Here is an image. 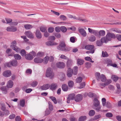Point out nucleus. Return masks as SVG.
Listing matches in <instances>:
<instances>
[{
  "instance_id": "obj_56",
  "label": "nucleus",
  "mask_w": 121,
  "mask_h": 121,
  "mask_svg": "<svg viewBox=\"0 0 121 121\" xmlns=\"http://www.w3.org/2000/svg\"><path fill=\"white\" fill-rule=\"evenodd\" d=\"M76 40V38H75L72 37H71L70 39V41L72 43H74L75 42Z\"/></svg>"
},
{
  "instance_id": "obj_57",
  "label": "nucleus",
  "mask_w": 121,
  "mask_h": 121,
  "mask_svg": "<svg viewBox=\"0 0 121 121\" xmlns=\"http://www.w3.org/2000/svg\"><path fill=\"white\" fill-rule=\"evenodd\" d=\"M106 116L107 117H111L112 116V114L111 113L108 112L106 114Z\"/></svg>"
},
{
  "instance_id": "obj_8",
  "label": "nucleus",
  "mask_w": 121,
  "mask_h": 121,
  "mask_svg": "<svg viewBox=\"0 0 121 121\" xmlns=\"http://www.w3.org/2000/svg\"><path fill=\"white\" fill-rule=\"evenodd\" d=\"M78 31L80 33L83 37H86L87 34L85 30L83 29L79 28Z\"/></svg>"
},
{
  "instance_id": "obj_3",
  "label": "nucleus",
  "mask_w": 121,
  "mask_h": 121,
  "mask_svg": "<svg viewBox=\"0 0 121 121\" xmlns=\"http://www.w3.org/2000/svg\"><path fill=\"white\" fill-rule=\"evenodd\" d=\"M16 42L14 41L11 43V45L10 46L11 48L16 52H19L21 49L20 48H18L16 46Z\"/></svg>"
},
{
  "instance_id": "obj_4",
  "label": "nucleus",
  "mask_w": 121,
  "mask_h": 121,
  "mask_svg": "<svg viewBox=\"0 0 121 121\" xmlns=\"http://www.w3.org/2000/svg\"><path fill=\"white\" fill-rule=\"evenodd\" d=\"M50 89L52 91L55 90L58 87V85L57 83H53L50 84Z\"/></svg>"
},
{
  "instance_id": "obj_19",
  "label": "nucleus",
  "mask_w": 121,
  "mask_h": 121,
  "mask_svg": "<svg viewBox=\"0 0 121 121\" xmlns=\"http://www.w3.org/2000/svg\"><path fill=\"white\" fill-rule=\"evenodd\" d=\"M73 18L74 19L79 20V21H83L84 22H86L87 21V20L85 19H81L80 17H77L75 16H73Z\"/></svg>"
},
{
  "instance_id": "obj_47",
  "label": "nucleus",
  "mask_w": 121,
  "mask_h": 121,
  "mask_svg": "<svg viewBox=\"0 0 121 121\" xmlns=\"http://www.w3.org/2000/svg\"><path fill=\"white\" fill-rule=\"evenodd\" d=\"M102 56L103 57H107L108 56V55L106 52L103 51L102 52Z\"/></svg>"
},
{
  "instance_id": "obj_6",
  "label": "nucleus",
  "mask_w": 121,
  "mask_h": 121,
  "mask_svg": "<svg viewBox=\"0 0 121 121\" xmlns=\"http://www.w3.org/2000/svg\"><path fill=\"white\" fill-rule=\"evenodd\" d=\"M56 65L57 67L60 69L64 68L65 66V64L62 62H58L56 63Z\"/></svg>"
},
{
  "instance_id": "obj_12",
  "label": "nucleus",
  "mask_w": 121,
  "mask_h": 121,
  "mask_svg": "<svg viewBox=\"0 0 121 121\" xmlns=\"http://www.w3.org/2000/svg\"><path fill=\"white\" fill-rule=\"evenodd\" d=\"M58 77L60 80L61 81H63L65 79V74L63 73H60L59 74Z\"/></svg>"
},
{
  "instance_id": "obj_16",
  "label": "nucleus",
  "mask_w": 121,
  "mask_h": 121,
  "mask_svg": "<svg viewBox=\"0 0 121 121\" xmlns=\"http://www.w3.org/2000/svg\"><path fill=\"white\" fill-rule=\"evenodd\" d=\"M35 35L37 38L40 39L42 37L40 31L39 30H37L35 33Z\"/></svg>"
},
{
  "instance_id": "obj_61",
  "label": "nucleus",
  "mask_w": 121,
  "mask_h": 121,
  "mask_svg": "<svg viewBox=\"0 0 121 121\" xmlns=\"http://www.w3.org/2000/svg\"><path fill=\"white\" fill-rule=\"evenodd\" d=\"M102 43H103L101 42V41L100 42L99 40L97 41L96 42V44L98 46H100L102 45Z\"/></svg>"
},
{
  "instance_id": "obj_46",
  "label": "nucleus",
  "mask_w": 121,
  "mask_h": 121,
  "mask_svg": "<svg viewBox=\"0 0 121 121\" xmlns=\"http://www.w3.org/2000/svg\"><path fill=\"white\" fill-rule=\"evenodd\" d=\"M85 86V82H82L80 84V86L78 88L79 89H82L84 88Z\"/></svg>"
},
{
  "instance_id": "obj_43",
  "label": "nucleus",
  "mask_w": 121,
  "mask_h": 121,
  "mask_svg": "<svg viewBox=\"0 0 121 121\" xmlns=\"http://www.w3.org/2000/svg\"><path fill=\"white\" fill-rule=\"evenodd\" d=\"M86 118V117L85 116H81L79 118V121H84Z\"/></svg>"
},
{
  "instance_id": "obj_21",
  "label": "nucleus",
  "mask_w": 121,
  "mask_h": 121,
  "mask_svg": "<svg viewBox=\"0 0 121 121\" xmlns=\"http://www.w3.org/2000/svg\"><path fill=\"white\" fill-rule=\"evenodd\" d=\"M94 48V46L93 45H87L85 47V48L88 50H92Z\"/></svg>"
},
{
  "instance_id": "obj_60",
  "label": "nucleus",
  "mask_w": 121,
  "mask_h": 121,
  "mask_svg": "<svg viewBox=\"0 0 121 121\" xmlns=\"http://www.w3.org/2000/svg\"><path fill=\"white\" fill-rule=\"evenodd\" d=\"M15 116V114H12L9 116V118L10 119H13L14 118Z\"/></svg>"
},
{
  "instance_id": "obj_1",
  "label": "nucleus",
  "mask_w": 121,
  "mask_h": 121,
  "mask_svg": "<svg viewBox=\"0 0 121 121\" xmlns=\"http://www.w3.org/2000/svg\"><path fill=\"white\" fill-rule=\"evenodd\" d=\"M46 75V77H49L50 79H52L54 77V74L52 68L49 67L47 69Z\"/></svg>"
},
{
  "instance_id": "obj_49",
  "label": "nucleus",
  "mask_w": 121,
  "mask_h": 121,
  "mask_svg": "<svg viewBox=\"0 0 121 121\" xmlns=\"http://www.w3.org/2000/svg\"><path fill=\"white\" fill-rule=\"evenodd\" d=\"M60 19L63 21H65L67 20V17L64 15H60Z\"/></svg>"
},
{
  "instance_id": "obj_48",
  "label": "nucleus",
  "mask_w": 121,
  "mask_h": 121,
  "mask_svg": "<svg viewBox=\"0 0 121 121\" xmlns=\"http://www.w3.org/2000/svg\"><path fill=\"white\" fill-rule=\"evenodd\" d=\"M95 113V112L93 110H91L89 113V115L90 116H92L94 115Z\"/></svg>"
},
{
  "instance_id": "obj_29",
  "label": "nucleus",
  "mask_w": 121,
  "mask_h": 121,
  "mask_svg": "<svg viewBox=\"0 0 121 121\" xmlns=\"http://www.w3.org/2000/svg\"><path fill=\"white\" fill-rule=\"evenodd\" d=\"M78 67L77 66H75L74 67L73 70V73L74 75H76L77 73Z\"/></svg>"
},
{
  "instance_id": "obj_42",
  "label": "nucleus",
  "mask_w": 121,
  "mask_h": 121,
  "mask_svg": "<svg viewBox=\"0 0 121 121\" xmlns=\"http://www.w3.org/2000/svg\"><path fill=\"white\" fill-rule=\"evenodd\" d=\"M82 78L81 77H79L76 79V81L77 83H80L82 82Z\"/></svg>"
},
{
  "instance_id": "obj_55",
  "label": "nucleus",
  "mask_w": 121,
  "mask_h": 121,
  "mask_svg": "<svg viewBox=\"0 0 121 121\" xmlns=\"http://www.w3.org/2000/svg\"><path fill=\"white\" fill-rule=\"evenodd\" d=\"M32 70L30 69H27L26 71V73L27 74H30L32 72Z\"/></svg>"
},
{
  "instance_id": "obj_35",
  "label": "nucleus",
  "mask_w": 121,
  "mask_h": 121,
  "mask_svg": "<svg viewBox=\"0 0 121 121\" xmlns=\"http://www.w3.org/2000/svg\"><path fill=\"white\" fill-rule=\"evenodd\" d=\"M14 57L17 60H19L21 59V56L18 54H15L14 55Z\"/></svg>"
},
{
  "instance_id": "obj_50",
  "label": "nucleus",
  "mask_w": 121,
  "mask_h": 121,
  "mask_svg": "<svg viewBox=\"0 0 121 121\" xmlns=\"http://www.w3.org/2000/svg\"><path fill=\"white\" fill-rule=\"evenodd\" d=\"M101 42L102 43H107L108 42L105 37L102 38L101 39Z\"/></svg>"
},
{
  "instance_id": "obj_11",
  "label": "nucleus",
  "mask_w": 121,
  "mask_h": 121,
  "mask_svg": "<svg viewBox=\"0 0 121 121\" xmlns=\"http://www.w3.org/2000/svg\"><path fill=\"white\" fill-rule=\"evenodd\" d=\"M3 75L5 77H9L11 75V72L10 70H6L3 72Z\"/></svg>"
},
{
  "instance_id": "obj_41",
  "label": "nucleus",
  "mask_w": 121,
  "mask_h": 121,
  "mask_svg": "<svg viewBox=\"0 0 121 121\" xmlns=\"http://www.w3.org/2000/svg\"><path fill=\"white\" fill-rule=\"evenodd\" d=\"M108 35L110 36L111 38L115 39L116 38L115 35L113 33H108Z\"/></svg>"
},
{
  "instance_id": "obj_31",
  "label": "nucleus",
  "mask_w": 121,
  "mask_h": 121,
  "mask_svg": "<svg viewBox=\"0 0 121 121\" xmlns=\"http://www.w3.org/2000/svg\"><path fill=\"white\" fill-rule=\"evenodd\" d=\"M112 31L115 32L117 33H121V30L117 28H115L111 29Z\"/></svg>"
},
{
  "instance_id": "obj_38",
  "label": "nucleus",
  "mask_w": 121,
  "mask_h": 121,
  "mask_svg": "<svg viewBox=\"0 0 121 121\" xmlns=\"http://www.w3.org/2000/svg\"><path fill=\"white\" fill-rule=\"evenodd\" d=\"M68 84L69 87H72L73 85L74 82L73 81H69L68 82Z\"/></svg>"
},
{
  "instance_id": "obj_13",
  "label": "nucleus",
  "mask_w": 121,
  "mask_h": 121,
  "mask_svg": "<svg viewBox=\"0 0 121 121\" xmlns=\"http://www.w3.org/2000/svg\"><path fill=\"white\" fill-rule=\"evenodd\" d=\"M73 73V70L70 68H69L68 69L67 72V75L69 77H71Z\"/></svg>"
},
{
  "instance_id": "obj_32",
  "label": "nucleus",
  "mask_w": 121,
  "mask_h": 121,
  "mask_svg": "<svg viewBox=\"0 0 121 121\" xmlns=\"http://www.w3.org/2000/svg\"><path fill=\"white\" fill-rule=\"evenodd\" d=\"M96 107L95 108V109L97 111L99 112L101 111L102 112H104L107 111L106 110H101V107L99 105L97 107Z\"/></svg>"
},
{
  "instance_id": "obj_40",
  "label": "nucleus",
  "mask_w": 121,
  "mask_h": 121,
  "mask_svg": "<svg viewBox=\"0 0 121 121\" xmlns=\"http://www.w3.org/2000/svg\"><path fill=\"white\" fill-rule=\"evenodd\" d=\"M111 78L115 82H116L118 79V77L116 76L113 75L111 77Z\"/></svg>"
},
{
  "instance_id": "obj_14",
  "label": "nucleus",
  "mask_w": 121,
  "mask_h": 121,
  "mask_svg": "<svg viewBox=\"0 0 121 121\" xmlns=\"http://www.w3.org/2000/svg\"><path fill=\"white\" fill-rule=\"evenodd\" d=\"M43 60L39 57H36L34 59V61L37 63H41L43 62Z\"/></svg>"
},
{
  "instance_id": "obj_64",
  "label": "nucleus",
  "mask_w": 121,
  "mask_h": 121,
  "mask_svg": "<svg viewBox=\"0 0 121 121\" xmlns=\"http://www.w3.org/2000/svg\"><path fill=\"white\" fill-rule=\"evenodd\" d=\"M16 121H22L21 118L19 116H17L15 118Z\"/></svg>"
},
{
  "instance_id": "obj_15",
  "label": "nucleus",
  "mask_w": 121,
  "mask_h": 121,
  "mask_svg": "<svg viewBox=\"0 0 121 121\" xmlns=\"http://www.w3.org/2000/svg\"><path fill=\"white\" fill-rule=\"evenodd\" d=\"M13 81L11 80H9L7 83V86L8 88H10L13 87Z\"/></svg>"
},
{
  "instance_id": "obj_59",
  "label": "nucleus",
  "mask_w": 121,
  "mask_h": 121,
  "mask_svg": "<svg viewBox=\"0 0 121 121\" xmlns=\"http://www.w3.org/2000/svg\"><path fill=\"white\" fill-rule=\"evenodd\" d=\"M55 30L56 32H60V30H61L60 27L59 26L56 27L55 28Z\"/></svg>"
},
{
  "instance_id": "obj_36",
  "label": "nucleus",
  "mask_w": 121,
  "mask_h": 121,
  "mask_svg": "<svg viewBox=\"0 0 121 121\" xmlns=\"http://www.w3.org/2000/svg\"><path fill=\"white\" fill-rule=\"evenodd\" d=\"M85 66L88 69L90 68L91 67V64L89 62H87L85 63Z\"/></svg>"
},
{
  "instance_id": "obj_18",
  "label": "nucleus",
  "mask_w": 121,
  "mask_h": 121,
  "mask_svg": "<svg viewBox=\"0 0 121 121\" xmlns=\"http://www.w3.org/2000/svg\"><path fill=\"white\" fill-rule=\"evenodd\" d=\"M46 44L48 46H52L55 45H57V43L53 42L48 41L46 43Z\"/></svg>"
},
{
  "instance_id": "obj_53",
  "label": "nucleus",
  "mask_w": 121,
  "mask_h": 121,
  "mask_svg": "<svg viewBox=\"0 0 121 121\" xmlns=\"http://www.w3.org/2000/svg\"><path fill=\"white\" fill-rule=\"evenodd\" d=\"M44 53L43 52H39L37 54V56L38 57H42L44 55Z\"/></svg>"
},
{
  "instance_id": "obj_39",
  "label": "nucleus",
  "mask_w": 121,
  "mask_h": 121,
  "mask_svg": "<svg viewBox=\"0 0 121 121\" xmlns=\"http://www.w3.org/2000/svg\"><path fill=\"white\" fill-rule=\"evenodd\" d=\"M49 98L54 102L55 104H56L57 103L56 99V98L54 96H50Z\"/></svg>"
},
{
  "instance_id": "obj_25",
  "label": "nucleus",
  "mask_w": 121,
  "mask_h": 121,
  "mask_svg": "<svg viewBox=\"0 0 121 121\" xmlns=\"http://www.w3.org/2000/svg\"><path fill=\"white\" fill-rule=\"evenodd\" d=\"M43 60V63L45 64H47L49 60V56H46L45 57Z\"/></svg>"
},
{
  "instance_id": "obj_7",
  "label": "nucleus",
  "mask_w": 121,
  "mask_h": 121,
  "mask_svg": "<svg viewBox=\"0 0 121 121\" xmlns=\"http://www.w3.org/2000/svg\"><path fill=\"white\" fill-rule=\"evenodd\" d=\"M17 29L16 27L13 26H9L7 27L6 30L8 31L15 32Z\"/></svg>"
},
{
  "instance_id": "obj_34",
  "label": "nucleus",
  "mask_w": 121,
  "mask_h": 121,
  "mask_svg": "<svg viewBox=\"0 0 121 121\" xmlns=\"http://www.w3.org/2000/svg\"><path fill=\"white\" fill-rule=\"evenodd\" d=\"M68 60L67 62V66H70L71 65L72 63V60L71 59H69L68 58L67 59Z\"/></svg>"
},
{
  "instance_id": "obj_2",
  "label": "nucleus",
  "mask_w": 121,
  "mask_h": 121,
  "mask_svg": "<svg viewBox=\"0 0 121 121\" xmlns=\"http://www.w3.org/2000/svg\"><path fill=\"white\" fill-rule=\"evenodd\" d=\"M95 77L97 80L99 81L100 79L102 82H105L106 81V79L105 76L102 74L100 75L99 73H95Z\"/></svg>"
},
{
  "instance_id": "obj_62",
  "label": "nucleus",
  "mask_w": 121,
  "mask_h": 121,
  "mask_svg": "<svg viewBox=\"0 0 121 121\" xmlns=\"http://www.w3.org/2000/svg\"><path fill=\"white\" fill-rule=\"evenodd\" d=\"M116 38L120 41H121V35L117 34L116 35Z\"/></svg>"
},
{
  "instance_id": "obj_51",
  "label": "nucleus",
  "mask_w": 121,
  "mask_h": 121,
  "mask_svg": "<svg viewBox=\"0 0 121 121\" xmlns=\"http://www.w3.org/2000/svg\"><path fill=\"white\" fill-rule=\"evenodd\" d=\"M47 28L45 27L42 26L40 27V30L42 32H44L45 31Z\"/></svg>"
},
{
  "instance_id": "obj_26",
  "label": "nucleus",
  "mask_w": 121,
  "mask_h": 121,
  "mask_svg": "<svg viewBox=\"0 0 121 121\" xmlns=\"http://www.w3.org/2000/svg\"><path fill=\"white\" fill-rule=\"evenodd\" d=\"M89 40L91 42H93L96 40V37L94 35H92L89 38Z\"/></svg>"
},
{
  "instance_id": "obj_9",
  "label": "nucleus",
  "mask_w": 121,
  "mask_h": 121,
  "mask_svg": "<svg viewBox=\"0 0 121 121\" xmlns=\"http://www.w3.org/2000/svg\"><path fill=\"white\" fill-rule=\"evenodd\" d=\"M50 84L48 83L40 87V89L42 90H46L50 88Z\"/></svg>"
},
{
  "instance_id": "obj_10",
  "label": "nucleus",
  "mask_w": 121,
  "mask_h": 121,
  "mask_svg": "<svg viewBox=\"0 0 121 121\" xmlns=\"http://www.w3.org/2000/svg\"><path fill=\"white\" fill-rule=\"evenodd\" d=\"M82 95L78 94L76 96L75 98V99L76 101H80L82 99Z\"/></svg>"
},
{
  "instance_id": "obj_58",
  "label": "nucleus",
  "mask_w": 121,
  "mask_h": 121,
  "mask_svg": "<svg viewBox=\"0 0 121 121\" xmlns=\"http://www.w3.org/2000/svg\"><path fill=\"white\" fill-rule=\"evenodd\" d=\"M59 45L63 47H65L66 45L65 44V43L64 41H61L60 44Z\"/></svg>"
},
{
  "instance_id": "obj_63",
  "label": "nucleus",
  "mask_w": 121,
  "mask_h": 121,
  "mask_svg": "<svg viewBox=\"0 0 121 121\" xmlns=\"http://www.w3.org/2000/svg\"><path fill=\"white\" fill-rule=\"evenodd\" d=\"M5 20L7 22V24L9 23L12 21V19L8 18H6Z\"/></svg>"
},
{
  "instance_id": "obj_54",
  "label": "nucleus",
  "mask_w": 121,
  "mask_h": 121,
  "mask_svg": "<svg viewBox=\"0 0 121 121\" xmlns=\"http://www.w3.org/2000/svg\"><path fill=\"white\" fill-rule=\"evenodd\" d=\"M62 47L61 46L59 45L57 46V48L59 50L63 51L65 48Z\"/></svg>"
},
{
  "instance_id": "obj_17",
  "label": "nucleus",
  "mask_w": 121,
  "mask_h": 121,
  "mask_svg": "<svg viewBox=\"0 0 121 121\" xmlns=\"http://www.w3.org/2000/svg\"><path fill=\"white\" fill-rule=\"evenodd\" d=\"M100 104L99 101L96 98H95L94 100V105L95 107L99 106Z\"/></svg>"
},
{
  "instance_id": "obj_37",
  "label": "nucleus",
  "mask_w": 121,
  "mask_h": 121,
  "mask_svg": "<svg viewBox=\"0 0 121 121\" xmlns=\"http://www.w3.org/2000/svg\"><path fill=\"white\" fill-rule=\"evenodd\" d=\"M75 95L74 94H70L69 95L68 99H69L71 100H73L74 98Z\"/></svg>"
},
{
  "instance_id": "obj_28",
  "label": "nucleus",
  "mask_w": 121,
  "mask_h": 121,
  "mask_svg": "<svg viewBox=\"0 0 121 121\" xmlns=\"http://www.w3.org/2000/svg\"><path fill=\"white\" fill-rule=\"evenodd\" d=\"M77 61L78 64L80 65H82L83 64L84 62V60L79 59H78L77 60Z\"/></svg>"
},
{
  "instance_id": "obj_45",
  "label": "nucleus",
  "mask_w": 121,
  "mask_h": 121,
  "mask_svg": "<svg viewBox=\"0 0 121 121\" xmlns=\"http://www.w3.org/2000/svg\"><path fill=\"white\" fill-rule=\"evenodd\" d=\"M61 30L62 32H65L67 30L66 28L64 26H61L60 27Z\"/></svg>"
},
{
  "instance_id": "obj_23",
  "label": "nucleus",
  "mask_w": 121,
  "mask_h": 121,
  "mask_svg": "<svg viewBox=\"0 0 121 121\" xmlns=\"http://www.w3.org/2000/svg\"><path fill=\"white\" fill-rule=\"evenodd\" d=\"M25 28L27 30L30 29L33 27V26L30 24H26L24 25Z\"/></svg>"
},
{
  "instance_id": "obj_20",
  "label": "nucleus",
  "mask_w": 121,
  "mask_h": 121,
  "mask_svg": "<svg viewBox=\"0 0 121 121\" xmlns=\"http://www.w3.org/2000/svg\"><path fill=\"white\" fill-rule=\"evenodd\" d=\"M26 58L28 60H31L33 58V57L31 55L30 53L28 54H27L25 56Z\"/></svg>"
},
{
  "instance_id": "obj_52",
  "label": "nucleus",
  "mask_w": 121,
  "mask_h": 121,
  "mask_svg": "<svg viewBox=\"0 0 121 121\" xmlns=\"http://www.w3.org/2000/svg\"><path fill=\"white\" fill-rule=\"evenodd\" d=\"M38 83L37 82L35 81L31 83V85L33 87H35L37 85Z\"/></svg>"
},
{
  "instance_id": "obj_27",
  "label": "nucleus",
  "mask_w": 121,
  "mask_h": 121,
  "mask_svg": "<svg viewBox=\"0 0 121 121\" xmlns=\"http://www.w3.org/2000/svg\"><path fill=\"white\" fill-rule=\"evenodd\" d=\"M11 64L12 66H16L17 65V61L16 60H13L11 62Z\"/></svg>"
},
{
  "instance_id": "obj_22",
  "label": "nucleus",
  "mask_w": 121,
  "mask_h": 121,
  "mask_svg": "<svg viewBox=\"0 0 121 121\" xmlns=\"http://www.w3.org/2000/svg\"><path fill=\"white\" fill-rule=\"evenodd\" d=\"M99 38L101 36H103L105 35V31L104 30H101L99 31Z\"/></svg>"
},
{
  "instance_id": "obj_30",
  "label": "nucleus",
  "mask_w": 121,
  "mask_h": 121,
  "mask_svg": "<svg viewBox=\"0 0 121 121\" xmlns=\"http://www.w3.org/2000/svg\"><path fill=\"white\" fill-rule=\"evenodd\" d=\"M25 102L24 99L20 100V101L19 105L22 107H23L25 105Z\"/></svg>"
},
{
  "instance_id": "obj_5",
  "label": "nucleus",
  "mask_w": 121,
  "mask_h": 121,
  "mask_svg": "<svg viewBox=\"0 0 121 121\" xmlns=\"http://www.w3.org/2000/svg\"><path fill=\"white\" fill-rule=\"evenodd\" d=\"M25 34L27 37L29 38L32 39L34 37L33 34L31 31H29L25 32Z\"/></svg>"
},
{
  "instance_id": "obj_44",
  "label": "nucleus",
  "mask_w": 121,
  "mask_h": 121,
  "mask_svg": "<svg viewBox=\"0 0 121 121\" xmlns=\"http://www.w3.org/2000/svg\"><path fill=\"white\" fill-rule=\"evenodd\" d=\"M21 55L22 56H25L26 55V52L24 49H22L20 52Z\"/></svg>"
},
{
  "instance_id": "obj_33",
  "label": "nucleus",
  "mask_w": 121,
  "mask_h": 121,
  "mask_svg": "<svg viewBox=\"0 0 121 121\" xmlns=\"http://www.w3.org/2000/svg\"><path fill=\"white\" fill-rule=\"evenodd\" d=\"M49 104V108L50 110L51 111H52L53 110V105L51 103V102L50 101L48 102Z\"/></svg>"
},
{
  "instance_id": "obj_24",
  "label": "nucleus",
  "mask_w": 121,
  "mask_h": 121,
  "mask_svg": "<svg viewBox=\"0 0 121 121\" xmlns=\"http://www.w3.org/2000/svg\"><path fill=\"white\" fill-rule=\"evenodd\" d=\"M62 89L64 91H67L68 90V87L67 85L64 84L62 85Z\"/></svg>"
}]
</instances>
